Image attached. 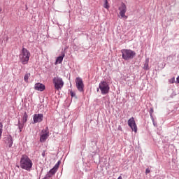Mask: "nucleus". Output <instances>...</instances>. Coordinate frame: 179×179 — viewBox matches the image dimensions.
I'll use <instances>...</instances> for the list:
<instances>
[{"label":"nucleus","instance_id":"f257e3e1","mask_svg":"<svg viewBox=\"0 0 179 179\" xmlns=\"http://www.w3.org/2000/svg\"><path fill=\"white\" fill-rule=\"evenodd\" d=\"M20 166L23 170L31 171V169H33V161L27 155H23L20 158Z\"/></svg>","mask_w":179,"mask_h":179},{"label":"nucleus","instance_id":"f03ea898","mask_svg":"<svg viewBox=\"0 0 179 179\" xmlns=\"http://www.w3.org/2000/svg\"><path fill=\"white\" fill-rule=\"evenodd\" d=\"M20 61H21L22 65H26L30 59V52L23 48L19 55Z\"/></svg>","mask_w":179,"mask_h":179},{"label":"nucleus","instance_id":"7ed1b4c3","mask_svg":"<svg viewBox=\"0 0 179 179\" xmlns=\"http://www.w3.org/2000/svg\"><path fill=\"white\" fill-rule=\"evenodd\" d=\"M122 58L124 59V61H129V59H134L135 55H136V52L135 51L129 50V49H123L121 50Z\"/></svg>","mask_w":179,"mask_h":179},{"label":"nucleus","instance_id":"20e7f679","mask_svg":"<svg viewBox=\"0 0 179 179\" xmlns=\"http://www.w3.org/2000/svg\"><path fill=\"white\" fill-rule=\"evenodd\" d=\"M52 83L54 85L55 90L59 91L62 90V87H64V80H62V78L59 76L54 77L52 79Z\"/></svg>","mask_w":179,"mask_h":179},{"label":"nucleus","instance_id":"39448f33","mask_svg":"<svg viewBox=\"0 0 179 179\" xmlns=\"http://www.w3.org/2000/svg\"><path fill=\"white\" fill-rule=\"evenodd\" d=\"M99 89L101 90V94H108L110 92V85L106 81H101L99 85Z\"/></svg>","mask_w":179,"mask_h":179},{"label":"nucleus","instance_id":"423d86ee","mask_svg":"<svg viewBox=\"0 0 179 179\" xmlns=\"http://www.w3.org/2000/svg\"><path fill=\"white\" fill-rule=\"evenodd\" d=\"M76 85L78 92H80V93H83V92H85V84H83V80L80 77H77L76 78Z\"/></svg>","mask_w":179,"mask_h":179},{"label":"nucleus","instance_id":"0eeeda50","mask_svg":"<svg viewBox=\"0 0 179 179\" xmlns=\"http://www.w3.org/2000/svg\"><path fill=\"white\" fill-rule=\"evenodd\" d=\"M50 136V131H48V127H45L41 131V134L40 136V142L44 143Z\"/></svg>","mask_w":179,"mask_h":179},{"label":"nucleus","instance_id":"6e6552de","mask_svg":"<svg viewBox=\"0 0 179 179\" xmlns=\"http://www.w3.org/2000/svg\"><path fill=\"white\" fill-rule=\"evenodd\" d=\"M119 10L120 19H128V16L125 15V13H127V6L125 5V3H122L121 4V6L119 7Z\"/></svg>","mask_w":179,"mask_h":179},{"label":"nucleus","instance_id":"1a4fd4ad","mask_svg":"<svg viewBox=\"0 0 179 179\" xmlns=\"http://www.w3.org/2000/svg\"><path fill=\"white\" fill-rule=\"evenodd\" d=\"M128 125L135 133L138 132V127L136 126V123L135 122V119L134 117H131L128 120Z\"/></svg>","mask_w":179,"mask_h":179},{"label":"nucleus","instance_id":"9d476101","mask_svg":"<svg viewBox=\"0 0 179 179\" xmlns=\"http://www.w3.org/2000/svg\"><path fill=\"white\" fill-rule=\"evenodd\" d=\"M43 115L41 113L34 115V124H37V122H41L43 121Z\"/></svg>","mask_w":179,"mask_h":179},{"label":"nucleus","instance_id":"9b49d317","mask_svg":"<svg viewBox=\"0 0 179 179\" xmlns=\"http://www.w3.org/2000/svg\"><path fill=\"white\" fill-rule=\"evenodd\" d=\"M5 143L7 148H12L13 145V138H12V136L9 135L6 137Z\"/></svg>","mask_w":179,"mask_h":179},{"label":"nucleus","instance_id":"f8f14e48","mask_svg":"<svg viewBox=\"0 0 179 179\" xmlns=\"http://www.w3.org/2000/svg\"><path fill=\"white\" fill-rule=\"evenodd\" d=\"M34 89L38 92H44V90H45V85H44V84L38 83L35 84Z\"/></svg>","mask_w":179,"mask_h":179},{"label":"nucleus","instance_id":"ddd939ff","mask_svg":"<svg viewBox=\"0 0 179 179\" xmlns=\"http://www.w3.org/2000/svg\"><path fill=\"white\" fill-rule=\"evenodd\" d=\"M65 57V53L62 52V55L57 57L56 59V64H62V61H64V57Z\"/></svg>","mask_w":179,"mask_h":179},{"label":"nucleus","instance_id":"4468645a","mask_svg":"<svg viewBox=\"0 0 179 179\" xmlns=\"http://www.w3.org/2000/svg\"><path fill=\"white\" fill-rule=\"evenodd\" d=\"M18 129L20 130V132H22V129H23V127H24V123H20V120H18L17 123Z\"/></svg>","mask_w":179,"mask_h":179},{"label":"nucleus","instance_id":"2eb2a0df","mask_svg":"<svg viewBox=\"0 0 179 179\" xmlns=\"http://www.w3.org/2000/svg\"><path fill=\"white\" fill-rule=\"evenodd\" d=\"M27 118H29V115H27V113L26 112H24L23 117H22L23 124L27 122Z\"/></svg>","mask_w":179,"mask_h":179},{"label":"nucleus","instance_id":"dca6fc26","mask_svg":"<svg viewBox=\"0 0 179 179\" xmlns=\"http://www.w3.org/2000/svg\"><path fill=\"white\" fill-rule=\"evenodd\" d=\"M143 69L148 70L149 69V59H147L145 60V63L144 64Z\"/></svg>","mask_w":179,"mask_h":179},{"label":"nucleus","instance_id":"f3484780","mask_svg":"<svg viewBox=\"0 0 179 179\" xmlns=\"http://www.w3.org/2000/svg\"><path fill=\"white\" fill-rule=\"evenodd\" d=\"M29 78H30V73H27L24 76V82H28Z\"/></svg>","mask_w":179,"mask_h":179},{"label":"nucleus","instance_id":"a211bd4d","mask_svg":"<svg viewBox=\"0 0 179 179\" xmlns=\"http://www.w3.org/2000/svg\"><path fill=\"white\" fill-rule=\"evenodd\" d=\"M48 173H50L52 176H54V174L57 173V169H55V168H52L49 171Z\"/></svg>","mask_w":179,"mask_h":179},{"label":"nucleus","instance_id":"6ab92c4d","mask_svg":"<svg viewBox=\"0 0 179 179\" xmlns=\"http://www.w3.org/2000/svg\"><path fill=\"white\" fill-rule=\"evenodd\" d=\"M105 3L103 4V8L106 9H108L110 6H108V1L107 0H104Z\"/></svg>","mask_w":179,"mask_h":179},{"label":"nucleus","instance_id":"aec40b11","mask_svg":"<svg viewBox=\"0 0 179 179\" xmlns=\"http://www.w3.org/2000/svg\"><path fill=\"white\" fill-rule=\"evenodd\" d=\"M59 164H61V161H58L53 168L56 170H58Z\"/></svg>","mask_w":179,"mask_h":179},{"label":"nucleus","instance_id":"412c9836","mask_svg":"<svg viewBox=\"0 0 179 179\" xmlns=\"http://www.w3.org/2000/svg\"><path fill=\"white\" fill-rule=\"evenodd\" d=\"M3 128V125L2 124V123H0V139H1V136H2Z\"/></svg>","mask_w":179,"mask_h":179},{"label":"nucleus","instance_id":"4be33fe9","mask_svg":"<svg viewBox=\"0 0 179 179\" xmlns=\"http://www.w3.org/2000/svg\"><path fill=\"white\" fill-rule=\"evenodd\" d=\"M51 177H52V175L48 172V173L45 176L44 178H45V179H50V178H51Z\"/></svg>","mask_w":179,"mask_h":179},{"label":"nucleus","instance_id":"5701e85b","mask_svg":"<svg viewBox=\"0 0 179 179\" xmlns=\"http://www.w3.org/2000/svg\"><path fill=\"white\" fill-rule=\"evenodd\" d=\"M170 83H176V78L173 77L169 80Z\"/></svg>","mask_w":179,"mask_h":179},{"label":"nucleus","instance_id":"b1692460","mask_svg":"<svg viewBox=\"0 0 179 179\" xmlns=\"http://www.w3.org/2000/svg\"><path fill=\"white\" fill-rule=\"evenodd\" d=\"M149 113H150V115H153V113H154L153 108H150Z\"/></svg>","mask_w":179,"mask_h":179},{"label":"nucleus","instance_id":"393cba45","mask_svg":"<svg viewBox=\"0 0 179 179\" xmlns=\"http://www.w3.org/2000/svg\"><path fill=\"white\" fill-rule=\"evenodd\" d=\"M70 94H71V97H75V96H76V94H75V92H73V91L70 92Z\"/></svg>","mask_w":179,"mask_h":179},{"label":"nucleus","instance_id":"a878e982","mask_svg":"<svg viewBox=\"0 0 179 179\" xmlns=\"http://www.w3.org/2000/svg\"><path fill=\"white\" fill-rule=\"evenodd\" d=\"M150 118H151L152 122H155V117H153V115H150Z\"/></svg>","mask_w":179,"mask_h":179},{"label":"nucleus","instance_id":"bb28decb","mask_svg":"<svg viewBox=\"0 0 179 179\" xmlns=\"http://www.w3.org/2000/svg\"><path fill=\"white\" fill-rule=\"evenodd\" d=\"M149 173H150V170H149V169H147L145 170V173H146V174H149Z\"/></svg>","mask_w":179,"mask_h":179},{"label":"nucleus","instance_id":"cd10ccee","mask_svg":"<svg viewBox=\"0 0 179 179\" xmlns=\"http://www.w3.org/2000/svg\"><path fill=\"white\" fill-rule=\"evenodd\" d=\"M152 124L154 125V127H157V123L156 122H152Z\"/></svg>","mask_w":179,"mask_h":179},{"label":"nucleus","instance_id":"c85d7f7f","mask_svg":"<svg viewBox=\"0 0 179 179\" xmlns=\"http://www.w3.org/2000/svg\"><path fill=\"white\" fill-rule=\"evenodd\" d=\"M117 129L118 131H122V127H121V126H118Z\"/></svg>","mask_w":179,"mask_h":179},{"label":"nucleus","instance_id":"c756f323","mask_svg":"<svg viewBox=\"0 0 179 179\" xmlns=\"http://www.w3.org/2000/svg\"><path fill=\"white\" fill-rule=\"evenodd\" d=\"M176 83H179V76L176 78Z\"/></svg>","mask_w":179,"mask_h":179},{"label":"nucleus","instance_id":"7c9ffc66","mask_svg":"<svg viewBox=\"0 0 179 179\" xmlns=\"http://www.w3.org/2000/svg\"><path fill=\"white\" fill-rule=\"evenodd\" d=\"M42 156H43V157H44L45 156V152H42Z\"/></svg>","mask_w":179,"mask_h":179},{"label":"nucleus","instance_id":"2f4dec72","mask_svg":"<svg viewBox=\"0 0 179 179\" xmlns=\"http://www.w3.org/2000/svg\"><path fill=\"white\" fill-rule=\"evenodd\" d=\"M99 90H100V88L98 87L96 92H99Z\"/></svg>","mask_w":179,"mask_h":179},{"label":"nucleus","instance_id":"473e14b6","mask_svg":"<svg viewBox=\"0 0 179 179\" xmlns=\"http://www.w3.org/2000/svg\"><path fill=\"white\" fill-rule=\"evenodd\" d=\"M2 10V8H0V12Z\"/></svg>","mask_w":179,"mask_h":179},{"label":"nucleus","instance_id":"72a5a7b5","mask_svg":"<svg viewBox=\"0 0 179 179\" xmlns=\"http://www.w3.org/2000/svg\"><path fill=\"white\" fill-rule=\"evenodd\" d=\"M43 179H46L45 178H43Z\"/></svg>","mask_w":179,"mask_h":179}]
</instances>
